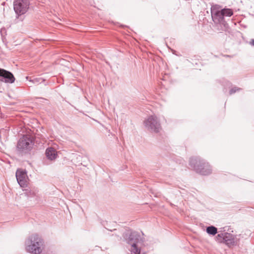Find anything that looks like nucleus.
Listing matches in <instances>:
<instances>
[{
    "label": "nucleus",
    "instance_id": "f257e3e1",
    "mask_svg": "<svg viewBox=\"0 0 254 254\" xmlns=\"http://www.w3.org/2000/svg\"><path fill=\"white\" fill-rule=\"evenodd\" d=\"M43 244L42 239L37 234H33L26 240L25 249L30 253L40 254L42 251Z\"/></svg>",
    "mask_w": 254,
    "mask_h": 254
},
{
    "label": "nucleus",
    "instance_id": "f03ea898",
    "mask_svg": "<svg viewBox=\"0 0 254 254\" xmlns=\"http://www.w3.org/2000/svg\"><path fill=\"white\" fill-rule=\"evenodd\" d=\"M190 165L197 173L202 175H209L212 172V169L210 165L199 157L190 158Z\"/></svg>",
    "mask_w": 254,
    "mask_h": 254
},
{
    "label": "nucleus",
    "instance_id": "7ed1b4c3",
    "mask_svg": "<svg viewBox=\"0 0 254 254\" xmlns=\"http://www.w3.org/2000/svg\"><path fill=\"white\" fill-rule=\"evenodd\" d=\"M139 236L136 232H132L129 235L127 243L131 246V254H145L141 253L139 243Z\"/></svg>",
    "mask_w": 254,
    "mask_h": 254
},
{
    "label": "nucleus",
    "instance_id": "20e7f679",
    "mask_svg": "<svg viewBox=\"0 0 254 254\" xmlns=\"http://www.w3.org/2000/svg\"><path fill=\"white\" fill-rule=\"evenodd\" d=\"M144 124L145 127L152 132H158L161 129L160 124L155 116H150L144 121Z\"/></svg>",
    "mask_w": 254,
    "mask_h": 254
},
{
    "label": "nucleus",
    "instance_id": "39448f33",
    "mask_svg": "<svg viewBox=\"0 0 254 254\" xmlns=\"http://www.w3.org/2000/svg\"><path fill=\"white\" fill-rule=\"evenodd\" d=\"M29 0H14L13 8L18 15L25 14L29 8Z\"/></svg>",
    "mask_w": 254,
    "mask_h": 254
},
{
    "label": "nucleus",
    "instance_id": "423d86ee",
    "mask_svg": "<svg viewBox=\"0 0 254 254\" xmlns=\"http://www.w3.org/2000/svg\"><path fill=\"white\" fill-rule=\"evenodd\" d=\"M33 145V141L31 139L26 135H23L19 140L17 148L21 151L30 150Z\"/></svg>",
    "mask_w": 254,
    "mask_h": 254
},
{
    "label": "nucleus",
    "instance_id": "0eeeda50",
    "mask_svg": "<svg viewBox=\"0 0 254 254\" xmlns=\"http://www.w3.org/2000/svg\"><path fill=\"white\" fill-rule=\"evenodd\" d=\"M16 178L21 187L24 188L27 186L28 178L26 171L18 169L16 172Z\"/></svg>",
    "mask_w": 254,
    "mask_h": 254
},
{
    "label": "nucleus",
    "instance_id": "6e6552de",
    "mask_svg": "<svg viewBox=\"0 0 254 254\" xmlns=\"http://www.w3.org/2000/svg\"><path fill=\"white\" fill-rule=\"evenodd\" d=\"M0 81L12 83L15 81V78L11 72L0 68Z\"/></svg>",
    "mask_w": 254,
    "mask_h": 254
},
{
    "label": "nucleus",
    "instance_id": "1a4fd4ad",
    "mask_svg": "<svg viewBox=\"0 0 254 254\" xmlns=\"http://www.w3.org/2000/svg\"><path fill=\"white\" fill-rule=\"evenodd\" d=\"M224 240V243L229 247L235 245L234 236L230 233H225Z\"/></svg>",
    "mask_w": 254,
    "mask_h": 254
},
{
    "label": "nucleus",
    "instance_id": "9d476101",
    "mask_svg": "<svg viewBox=\"0 0 254 254\" xmlns=\"http://www.w3.org/2000/svg\"><path fill=\"white\" fill-rule=\"evenodd\" d=\"M46 155L47 158L50 160L56 159L58 156L57 151L53 147H49L46 149Z\"/></svg>",
    "mask_w": 254,
    "mask_h": 254
},
{
    "label": "nucleus",
    "instance_id": "9b49d317",
    "mask_svg": "<svg viewBox=\"0 0 254 254\" xmlns=\"http://www.w3.org/2000/svg\"><path fill=\"white\" fill-rule=\"evenodd\" d=\"M211 17L213 22L216 24L223 23L224 22L222 11L211 14Z\"/></svg>",
    "mask_w": 254,
    "mask_h": 254
},
{
    "label": "nucleus",
    "instance_id": "f8f14e48",
    "mask_svg": "<svg viewBox=\"0 0 254 254\" xmlns=\"http://www.w3.org/2000/svg\"><path fill=\"white\" fill-rule=\"evenodd\" d=\"M206 231L208 234L214 236L217 234V229L213 226H210L206 228Z\"/></svg>",
    "mask_w": 254,
    "mask_h": 254
},
{
    "label": "nucleus",
    "instance_id": "ddd939ff",
    "mask_svg": "<svg viewBox=\"0 0 254 254\" xmlns=\"http://www.w3.org/2000/svg\"><path fill=\"white\" fill-rule=\"evenodd\" d=\"M223 17L228 16L230 17L233 14V11L230 8H223L221 9Z\"/></svg>",
    "mask_w": 254,
    "mask_h": 254
},
{
    "label": "nucleus",
    "instance_id": "4468645a",
    "mask_svg": "<svg viewBox=\"0 0 254 254\" xmlns=\"http://www.w3.org/2000/svg\"><path fill=\"white\" fill-rule=\"evenodd\" d=\"M221 7L219 5H213L211 7V14H214L221 11Z\"/></svg>",
    "mask_w": 254,
    "mask_h": 254
},
{
    "label": "nucleus",
    "instance_id": "2eb2a0df",
    "mask_svg": "<svg viewBox=\"0 0 254 254\" xmlns=\"http://www.w3.org/2000/svg\"><path fill=\"white\" fill-rule=\"evenodd\" d=\"M216 241H218L219 243H223L224 240V233H221L217 235L216 237Z\"/></svg>",
    "mask_w": 254,
    "mask_h": 254
},
{
    "label": "nucleus",
    "instance_id": "dca6fc26",
    "mask_svg": "<svg viewBox=\"0 0 254 254\" xmlns=\"http://www.w3.org/2000/svg\"><path fill=\"white\" fill-rule=\"evenodd\" d=\"M30 81L32 82H33L34 84H38L39 83H41L42 82H44V80L41 77H38V78H34L32 80H30Z\"/></svg>",
    "mask_w": 254,
    "mask_h": 254
},
{
    "label": "nucleus",
    "instance_id": "f3484780",
    "mask_svg": "<svg viewBox=\"0 0 254 254\" xmlns=\"http://www.w3.org/2000/svg\"><path fill=\"white\" fill-rule=\"evenodd\" d=\"M241 90V88L238 87H234L232 88L230 91V94H232Z\"/></svg>",
    "mask_w": 254,
    "mask_h": 254
},
{
    "label": "nucleus",
    "instance_id": "a211bd4d",
    "mask_svg": "<svg viewBox=\"0 0 254 254\" xmlns=\"http://www.w3.org/2000/svg\"><path fill=\"white\" fill-rule=\"evenodd\" d=\"M250 44L251 45L254 46V39H252V41L250 42Z\"/></svg>",
    "mask_w": 254,
    "mask_h": 254
}]
</instances>
